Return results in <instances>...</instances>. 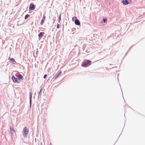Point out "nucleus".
Instances as JSON below:
<instances>
[{
  "instance_id": "1",
  "label": "nucleus",
  "mask_w": 145,
  "mask_h": 145,
  "mask_svg": "<svg viewBox=\"0 0 145 145\" xmlns=\"http://www.w3.org/2000/svg\"><path fill=\"white\" fill-rule=\"evenodd\" d=\"M91 61L88 60H85L82 64V66L83 67H86L90 65Z\"/></svg>"
},
{
  "instance_id": "2",
  "label": "nucleus",
  "mask_w": 145,
  "mask_h": 145,
  "mask_svg": "<svg viewBox=\"0 0 145 145\" xmlns=\"http://www.w3.org/2000/svg\"><path fill=\"white\" fill-rule=\"evenodd\" d=\"M23 135H25V137H26V135L28 134V130L26 127H25L24 129Z\"/></svg>"
},
{
  "instance_id": "3",
  "label": "nucleus",
  "mask_w": 145,
  "mask_h": 145,
  "mask_svg": "<svg viewBox=\"0 0 145 145\" xmlns=\"http://www.w3.org/2000/svg\"><path fill=\"white\" fill-rule=\"evenodd\" d=\"M44 33L43 32H41L38 35L39 40H40L44 34Z\"/></svg>"
},
{
  "instance_id": "4",
  "label": "nucleus",
  "mask_w": 145,
  "mask_h": 145,
  "mask_svg": "<svg viewBox=\"0 0 145 145\" xmlns=\"http://www.w3.org/2000/svg\"><path fill=\"white\" fill-rule=\"evenodd\" d=\"M46 18V16L44 15L43 16V18L42 20H41V21L40 23V24L41 25H43V23L44 22V20H45Z\"/></svg>"
},
{
  "instance_id": "5",
  "label": "nucleus",
  "mask_w": 145,
  "mask_h": 145,
  "mask_svg": "<svg viewBox=\"0 0 145 145\" xmlns=\"http://www.w3.org/2000/svg\"><path fill=\"white\" fill-rule=\"evenodd\" d=\"M10 132L12 134H14L15 133V131L13 128L11 127H10Z\"/></svg>"
},
{
  "instance_id": "6",
  "label": "nucleus",
  "mask_w": 145,
  "mask_h": 145,
  "mask_svg": "<svg viewBox=\"0 0 145 145\" xmlns=\"http://www.w3.org/2000/svg\"><path fill=\"white\" fill-rule=\"evenodd\" d=\"M122 2L123 4L124 5H127L129 3L127 0H123Z\"/></svg>"
},
{
  "instance_id": "7",
  "label": "nucleus",
  "mask_w": 145,
  "mask_h": 145,
  "mask_svg": "<svg viewBox=\"0 0 145 145\" xmlns=\"http://www.w3.org/2000/svg\"><path fill=\"white\" fill-rule=\"evenodd\" d=\"M75 24L77 25H79L80 24V23L79 21L78 20L76 19L75 21Z\"/></svg>"
},
{
  "instance_id": "8",
  "label": "nucleus",
  "mask_w": 145,
  "mask_h": 145,
  "mask_svg": "<svg viewBox=\"0 0 145 145\" xmlns=\"http://www.w3.org/2000/svg\"><path fill=\"white\" fill-rule=\"evenodd\" d=\"M18 79L19 80H20L22 79L23 78V76L20 74L19 73H18Z\"/></svg>"
},
{
  "instance_id": "9",
  "label": "nucleus",
  "mask_w": 145,
  "mask_h": 145,
  "mask_svg": "<svg viewBox=\"0 0 145 145\" xmlns=\"http://www.w3.org/2000/svg\"><path fill=\"white\" fill-rule=\"evenodd\" d=\"M12 79L15 82H16L17 81V78H15L14 76H12Z\"/></svg>"
},
{
  "instance_id": "10",
  "label": "nucleus",
  "mask_w": 145,
  "mask_h": 145,
  "mask_svg": "<svg viewBox=\"0 0 145 145\" xmlns=\"http://www.w3.org/2000/svg\"><path fill=\"white\" fill-rule=\"evenodd\" d=\"M34 7V5L33 4H31L29 7V8L32 10H34V8H33Z\"/></svg>"
},
{
  "instance_id": "11",
  "label": "nucleus",
  "mask_w": 145,
  "mask_h": 145,
  "mask_svg": "<svg viewBox=\"0 0 145 145\" xmlns=\"http://www.w3.org/2000/svg\"><path fill=\"white\" fill-rule=\"evenodd\" d=\"M62 73L61 71H60L58 74H57L56 77L55 78V79L57 78L59 75Z\"/></svg>"
},
{
  "instance_id": "12",
  "label": "nucleus",
  "mask_w": 145,
  "mask_h": 145,
  "mask_svg": "<svg viewBox=\"0 0 145 145\" xmlns=\"http://www.w3.org/2000/svg\"><path fill=\"white\" fill-rule=\"evenodd\" d=\"M31 98H32V94H30V103L31 104Z\"/></svg>"
},
{
  "instance_id": "13",
  "label": "nucleus",
  "mask_w": 145,
  "mask_h": 145,
  "mask_svg": "<svg viewBox=\"0 0 145 145\" xmlns=\"http://www.w3.org/2000/svg\"><path fill=\"white\" fill-rule=\"evenodd\" d=\"M10 61L16 62L15 59L14 58H10Z\"/></svg>"
},
{
  "instance_id": "14",
  "label": "nucleus",
  "mask_w": 145,
  "mask_h": 145,
  "mask_svg": "<svg viewBox=\"0 0 145 145\" xmlns=\"http://www.w3.org/2000/svg\"><path fill=\"white\" fill-rule=\"evenodd\" d=\"M29 16V15L27 14L25 15V19H26Z\"/></svg>"
},
{
  "instance_id": "15",
  "label": "nucleus",
  "mask_w": 145,
  "mask_h": 145,
  "mask_svg": "<svg viewBox=\"0 0 145 145\" xmlns=\"http://www.w3.org/2000/svg\"><path fill=\"white\" fill-rule=\"evenodd\" d=\"M107 21V20L106 18H105L103 19V21L102 22V23H105Z\"/></svg>"
},
{
  "instance_id": "16",
  "label": "nucleus",
  "mask_w": 145,
  "mask_h": 145,
  "mask_svg": "<svg viewBox=\"0 0 145 145\" xmlns=\"http://www.w3.org/2000/svg\"><path fill=\"white\" fill-rule=\"evenodd\" d=\"M47 76V75L46 74L44 75V78L45 79V78H46V77Z\"/></svg>"
},
{
  "instance_id": "17",
  "label": "nucleus",
  "mask_w": 145,
  "mask_h": 145,
  "mask_svg": "<svg viewBox=\"0 0 145 145\" xmlns=\"http://www.w3.org/2000/svg\"><path fill=\"white\" fill-rule=\"evenodd\" d=\"M59 24H57V28H59Z\"/></svg>"
},
{
  "instance_id": "18",
  "label": "nucleus",
  "mask_w": 145,
  "mask_h": 145,
  "mask_svg": "<svg viewBox=\"0 0 145 145\" xmlns=\"http://www.w3.org/2000/svg\"><path fill=\"white\" fill-rule=\"evenodd\" d=\"M61 20V14L60 15L59 18V21Z\"/></svg>"
},
{
  "instance_id": "19",
  "label": "nucleus",
  "mask_w": 145,
  "mask_h": 145,
  "mask_svg": "<svg viewBox=\"0 0 145 145\" xmlns=\"http://www.w3.org/2000/svg\"><path fill=\"white\" fill-rule=\"evenodd\" d=\"M49 145H51V144H50Z\"/></svg>"
}]
</instances>
